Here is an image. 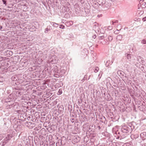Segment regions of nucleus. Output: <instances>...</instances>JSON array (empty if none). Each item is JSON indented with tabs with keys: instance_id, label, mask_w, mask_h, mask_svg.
Here are the masks:
<instances>
[{
	"instance_id": "nucleus-23",
	"label": "nucleus",
	"mask_w": 146,
	"mask_h": 146,
	"mask_svg": "<svg viewBox=\"0 0 146 146\" xmlns=\"http://www.w3.org/2000/svg\"><path fill=\"white\" fill-rule=\"evenodd\" d=\"M141 42L142 44H146V39H144L141 41Z\"/></svg>"
},
{
	"instance_id": "nucleus-4",
	"label": "nucleus",
	"mask_w": 146,
	"mask_h": 146,
	"mask_svg": "<svg viewBox=\"0 0 146 146\" xmlns=\"http://www.w3.org/2000/svg\"><path fill=\"white\" fill-rule=\"evenodd\" d=\"M25 125L30 129H32L35 126V124L34 123L27 122L25 123Z\"/></svg>"
},
{
	"instance_id": "nucleus-38",
	"label": "nucleus",
	"mask_w": 146,
	"mask_h": 146,
	"mask_svg": "<svg viewBox=\"0 0 146 146\" xmlns=\"http://www.w3.org/2000/svg\"><path fill=\"white\" fill-rule=\"evenodd\" d=\"M142 20L143 21H146V17H143V19Z\"/></svg>"
},
{
	"instance_id": "nucleus-53",
	"label": "nucleus",
	"mask_w": 146,
	"mask_h": 146,
	"mask_svg": "<svg viewBox=\"0 0 146 146\" xmlns=\"http://www.w3.org/2000/svg\"><path fill=\"white\" fill-rule=\"evenodd\" d=\"M87 76L85 75L84 77V79H85V78H87Z\"/></svg>"
},
{
	"instance_id": "nucleus-42",
	"label": "nucleus",
	"mask_w": 146,
	"mask_h": 146,
	"mask_svg": "<svg viewBox=\"0 0 146 146\" xmlns=\"http://www.w3.org/2000/svg\"><path fill=\"white\" fill-rule=\"evenodd\" d=\"M2 29H3V27H2V26H1L0 27V30H1V31H4L3 29V30Z\"/></svg>"
},
{
	"instance_id": "nucleus-50",
	"label": "nucleus",
	"mask_w": 146,
	"mask_h": 146,
	"mask_svg": "<svg viewBox=\"0 0 146 146\" xmlns=\"http://www.w3.org/2000/svg\"><path fill=\"white\" fill-rule=\"evenodd\" d=\"M109 29H112V27L111 26H109L108 27Z\"/></svg>"
},
{
	"instance_id": "nucleus-60",
	"label": "nucleus",
	"mask_w": 146,
	"mask_h": 146,
	"mask_svg": "<svg viewBox=\"0 0 146 146\" xmlns=\"http://www.w3.org/2000/svg\"><path fill=\"white\" fill-rule=\"evenodd\" d=\"M139 4H138V6H139Z\"/></svg>"
},
{
	"instance_id": "nucleus-37",
	"label": "nucleus",
	"mask_w": 146,
	"mask_h": 146,
	"mask_svg": "<svg viewBox=\"0 0 146 146\" xmlns=\"http://www.w3.org/2000/svg\"><path fill=\"white\" fill-rule=\"evenodd\" d=\"M2 1L3 3L4 4L6 5V0H2Z\"/></svg>"
},
{
	"instance_id": "nucleus-58",
	"label": "nucleus",
	"mask_w": 146,
	"mask_h": 146,
	"mask_svg": "<svg viewBox=\"0 0 146 146\" xmlns=\"http://www.w3.org/2000/svg\"><path fill=\"white\" fill-rule=\"evenodd\" d=\"M145 70H146V66H145Z\"/></svg>"
},
{
	"instance_id": "nucleus-3",
	"label": "nucleus",
	"mask_w": 146,
	"mask_h": 146,
	"mask_svg": "<svg viewBox=\"0 0 146 146\" xmlns=\"http://www.w3.org/2000/svg\"><path fill=\"white\" fill-rule=\"evenodd\" d=\"M15 134V132L11 130L10 133L7 135L4 139L5 143H7L8 141L10 140L14 136Z\"/></svg>"
},
{
	"instance_id": "nucleus-34",
	"label": "nucleus",
	"mask_w": 146,
	"mask_h": 146,
	"mask_svg": "<svg viewBox=\"0 0 146 146\" xmlns=\"http://www.w3.org/2000/svg\"><path fill=\"white\" fill-rule=\"evenodd\" d=\"M5 48H4L3 46H1L0 48V52L3 51L5 49Z\"/></svg>"
},
{
	"instance_id": "nucleus-32",
	"label": "nucleus",
	"mask_w": 146,
	"mask_h": 146,
	"mask_svg": "<svg viewBox=\"0 0 146 146\" xmlns=\"http://www.w3.org/2000/svg\"><path fill=\"white\" fill-rule=\"evenodd\" d=\"M59 27L60 29H63L65 28V26L63 25H60Z\"/></svg>"
},
{
	"instance_id": "nucleus-51",
	"label": "nucleus",
	"mask_w": 146,
	"mask_h": 146,
	"mask_svg": "<svg viewBox=\"0 0 146 146\" xmlns=\"http://www.w3.org/2000/svg\"><path fill=\"white\" fill-rule=\"evenodd\" d=\"M98 128L99 130L101 129V127L100 126H98Z\"/></svg>"
},
{
	"instance_id": "nucleus-39",
	"label": "nucleus",
	"mask_w": 146,
	"mask_h": 146,
	"mask_svg": "<svg viewBox=\"0 0 146 146\" xmlns=\"http://www.w3.org/2000/svg\"><path fill=\"white\" fill-rule=\"evenodd\" d=\"M70 121H71V122H72V123H73L74 122V119L73 118H72V119H70Z\"/></svg>"
},
{
	"instance_id": "nucleus-27",
	"label": "nucleus",
	"mask_w": 146,
	"mask_h": 146,
	"mask_svg": "<svg viewBox=\"0 0 146 146\" xmlns=\"http://www.w3.org/2000/svg\"><path fill=\"white\" fill-rule=\"evenodd\" d=\"M107 97L108 98L106 99V100L108 101L110 100H111V98L110 97V96L109 94H107Z\"/></svg>"
},
{
	"instance_id": "nucleus-25",
	"label": "nucleus",
	"mask_w": 146,
	"mask_h": 146,
	"mask_svg": "<svg viewBox=\"0 0 146 146\" xmlns=\"http://www.w3.org/2000/svg\"><path fill=\"white\" fill-rule=\"evenodd\" d=\"M126 82L127 83V84H131V83L132 82V81L130 80L129 79L127 78L126 80Z\"/></svg>"
},
{
	"instance_id": "nucleus-17",
	"label": "nucleus",
	"mask_w": 146,
	"mask_h": 146,
	"mask_svg": "<svg viewBox=\"0 0 146 146\" xmlns=\"http://www.w3.org/2000/svg\"><path fill=\"white\" fill-rule=\"evenodd\" d=\"M50 24L52 25V26L55 27H58V24L54 22H50Z\"/></svg>"
},
{
	"instance_id": "nucleus-40",
	"label": "nucleus",
	"mask_w": 146,
	"mask_h": 146,
	"mask_svg": "<svg viewBox=\"0 0 146 146\" xmlns=\"http://www.w3.org/2000/svg\"><path fill=\"white\" fill-rule=\"evenodd\" d=\"M138 1H139V2L140 3V4L141 3H142L143 2V0H138Z\"/></svg>"
},
{
	"instance_id": "nucleus-31",
	"label": "nucleus",
	"mask_w": 146,
	"mask_h": 146,
	"mask_svg": "<svg viewBox=\"0 0 146 146\" xmlns=\"http://www.w3.org/2000/svg\"><path fill=\"white\" fill-rule=\"evenodd\" d=\"M50 29L46 28L45 29V31H44V33H48V31H50Z\"/></svg>"
},
{
	"instance_id": "nucleus-29",
	"label": "nucleus",
	"mask_w": 146,
	"mask_h": 146,
	"mask_svg": "<svg viewBox=\"0 0 146 146\" xmlns=\"http://www.w3.org/2000/svg\"><path fill=\"white\" fill-rule=\"evenodd\" d=\"M141 7L142 8H144L146 7V4L145 3H143L141 5Z\"/></svg>"
},
{
	"instance_id": "nucleus-16",
	"label": "nucleus",
	"mask_w": 146,
	"mask_h": 146,
	"mask_svg": "<svg viewBox=\"0 0 146 146\" xmlns=\"http://www.w3.org/2000/svg\"><path fill=\"white\" fill-rule=\"evenodd\" d=\"M122 38V36L121 35H118L116 37V39L118 40L121 41Z\"/></svg>"
},
{
	"instance_id": "nucleus-43",
	"label": "nucleus",
	"mask_w": 146,
	"mask_h": 146,
	"mask_svg": "<svg viewBox=\"0 0 146 146\" xmlns=\"http://www.w3.org/2000/svg\"><path fill=\"white\" fill-rule=\"evenodd\" d=\"M3 137L0 135V141L3 139Z\"/></svg>"
},
{
	"instance_id": "nucleus-8",
	"label": "nucleus",
	"mask_w": 146,
	"mask_h": 146,
	"mask_svg": "<svg viewBox=\"0 0 146 146\" xmlns=\"http://www.w3.org/2000/svg\"><path fill=\"white\" fill-rule=\"evenodd\" d=\"M74 8L75 12L77 14L80 11V8L79 5L77 3H76L74 6Z\"/></svg>"
},
{
	"instance_id": "nucleus-10",
	"label": "nucleus",
	"mask_w": 146,
	"mask_h": 146,
	"mask_svg": "<svg viewBox=\"0 0 146 146\" xmlns=\"http://www.w3.org/2000/svg\"><path fill=\"white\" fill-rule=\"evenodd\" d=\"M140 137L143 140L146 139V132H143L140 134Z\"/></svg>"
},
{
	"instance_id": "nucleus-21",
	"label": "nucleus",
	"mask_w": 146,
	"mask_h": 146,
	"mask_svg": "<svg viewBox=\"0 0 146 146\" xmlns=\"http://www.w3.org/2000/svg\"><path fill=\"white\" fill-rule=\"evenodd\" d=\"M141 70L144 72H146V70L145 67L143 66H141L140 68Z\"/></svg>"
},
{
	"instance_id": "nucleus-56",
	"label": "nucleus",
	"mask_w": 146,
	"mask_h": 146,
	"mask_svg": "<svg viewBox=\"0 0 146 146\" xmlns=\"http://www.w3.org/2000/svg\"><path fill=\"white\" fill-rule=\"evenodd\" d=\"M9 108H11L12 106V105H9Z\"/></svg>"
},
{
	"instance_id": "nucleus-55",
	"label": "nucleus",
	"mask_w": 146,
	"mask_h": 146,
	"mask_svg": "<svg viewBox=\"0 0 146 146\" xmlns=\"http://www.w3.org/2000/svg\"><path fill=\"white\" fill-rule=\"evenodd\" d=\"M17 92V93H18V94H20L21 95V92H19V91Z\"/></svg>"
},
{
	"instance_id": "nucleus-20",
	"label": "nucleus",
	"mask_w": 146,
	"mask_h": 146,
	"mask_svg": "<svg viewBox=\"0 0 146 146\" xmlns=\"http://www.w3.org/2000/svg\"><path fill=\"white\" fill-rule=\"evenodd\" d=\"M80 139V138L79 137H77L75 139H74L75 142L77 143L79 141Z\"/></svg>"
},
{
	"instance_id": "nucleus-48",
	"label": "nucleus",
	"mask_w": 146,
	"mask_h": 146,
	"mask_svg": "<svg viewBox=\"0 0 146 146\" xmlns=\"http://www.w3.org/2000/svg\"><path fill=\"white\" fill-rule=\"evenodd\" d=\"M2 78L0 77V82H2L1 80H2Z\"/></svg>"
},
{
	"instance_id": "nucleus-24",
	"label": "nucleus",
	"mask_w": 146,
	"mask_h": 146,
	"mask_svg": "<svg viewBox=\"0 0 146 146\" xmlns=\"http://www.w3.org/2000/svg\"><path fill=\"white\" fill-rule=\"evenodd\" d=\"M132 143L131 142H129V143H127L126 144H125L124 146H132Z\"/></svg>"
},
{
	"instance_id": "nucleus-49",
	"label": "nucleus",
	"mask_w": 146,
	"mask_h": 146,
	"mask_svg": "<svg viewBox=\"0 0 146 146\" xmlns=\"http://www.w3.org/2000/svg\"><path fill=\"white\" fill-rule=\"evenodd\" d=\"M115 22V23H118V21L117 20L115 21H114Z\"/></svg>"
},
{
	"instance_id": "nucleus-33",
	"label": "nucleus",
	"mask_w": 146,
	"mask_h": 146,
	"mask_svg": "<svg viewBox=\"0 0 146 146\" xmlns=\"http://www.w3.org/2000/svg\"><path fill=\"white\" fill-rule=\"evenodd\" d=\"M99 70V69L98 67H96V68H95L94 71L95 72H97Z\"/></svg>"
},
{
	"instance_id": "nucleus-15",
	"label": "nucleus",
	"mask_w": 146,
	"mask_h": 146,
	"mask_svg": "<svg viewBox=\"0 0 146 146\" xmlns=\"http://www.w3.org/2000/svg\"><path fill=\"white\" fill-rule=\"evenodd\" d=\"M113 61L112 60L111 61L110 60H107L105 64L106 66L108 67L109 65H111L113 63Z\"/></svg>"
},
{
	"instance_id": "nucleus-13",
	"label": "nucleus",
	"mask_w": 146,
	"mask_h": 146,
	"mask_svg": "<svg viewBox=\"0 0 146 146\" xmlns=\"http://www.w3.org/2000/svg\"><path fill=\"white\" fill-rule=\"evenodd\" d=\"M61 72L62 74H66L67 73L66 69V67H64L61 68Z\"/></svg>"
},
{
	"instance_id": "nucleus-7",
	"label": "nucleus",
	"mask_w": 146,
	"mask_h": 146,
	"mask_svg": "<svg viewBox=\"0 0 146 146\" xmlns=\"http://www.w3.org/2000/svg\"><path fill=\"white\" fill-rule=\"evenodd\" d=\"M100 40V43L103 44H109L108 41L105 39H104L103 38L104 37L103 36H100L99 37Z\"/></svg>"
},
{
	"instance_id": "nucleus-46",
	"label": "nucleus",
	"mask_w": 146,
	"mask_h": 146,
	"mask_svg": "<svg viewBox=\"0 0 146 146\" xmlns=\"http://www.w3.org/2000/svg\"><path fill=\"white\" fill-rule=\"evenodd\" d=\"M59 142H60V145L62 144V141L61 140H58Z\"/></svg>"
},
{
	"instance_id": "nucleus-6",
	"label": "nucleus",
	"mask_w": 146,
	"mask_h": 146,
	"mask_svg": "<svg viewBox=\"0 0 146 146\" xmlns=\"http://www.w3.org/2000/svg\"><path fill=\"white\" fill-rule=\"evenodd\" d=\"M1 53H3L4 56L7 57H10L13 54L12 51L9 50H7L4 52H1Z\"/></svg>"
},
{
	"instance_id": "nucleus-11",
	"label": "nucleus",
	"mask_w": 146,
	"mask_h": 146,
	"mask_svg": "<svg viewBox=\"0 0 146 146\" xmlns=\"http://www.w3.org/2000/svg\"><path fill=\"white\" fill-rule=\"evenodd\" d=\"M137 61L143 64L145 62L144 60H143V58L140 56L137 57Z\"/></svg>"
},
{
	"instance_id": "nucleus-35",
	"label": "nucleus",
	"mask_w": 146,
	"mask_h": 146,
	"mask_svg": "<svg viewBox=\"0 0 146 146\" xmlns=\"http://www.w3.org/2000/svg\"><path fill=\"white\" fill-rule=\"evenodd\" d=\"M4 59L3 57L0 56V61H1Z\"/></svg>"
},
{
	"instance_id": "nucleus-14",
	"label": "nucleus",
	"mask_w": 146,
	"mask_h": 146,
	"mask_svg": "<svg viewBox=\"0 0 146 146\" xmlns=\"http://www.w3.org/2000/svg\"><path fill=\"white\" fill-rule=\"evenodd\" d=\"M73 22L72 21H67L66 22L65 25L67 27H69L73 24Z\"/></svg>"
},
{
	"instance_id": "nucleus-45",
	"label": "nucleus",
	"mask_w": 146,
	"mask_h": 146,
	"mask_svg": "<svg viewBox=\"0 0 146 146\" xmlns=\"http://www.w3.org/2000/svg\"><path fill=\"white\" fill-rule=\"evenodd\" d=\"M111 23H112V24L113 25H114V23H115V22L114 21H111Z\"/></svg>"
},
{
	"instance_id": "nucleus-2",
	"label": "nucleus",
	"mask_w": 146,
	"mask_h": 146,
	"mask_svg": "<svg viewBox=\"0 0 146 146\" xmlns=\"http://www.w3.org/2000/svg\"><path fill=\"white\" fill-rule=\"evenodd\" d=\"M22 75L21 74H18L17 75H15L12 76L11 78L12 80L14 81H17L18 83L19 84H22L23 82L24 81V79L21 78Z\"/></svg>"
},
{
	"instance_id": "nucleus-44",
	"label": "nucleus",
	"mask_w": 146,
	"mask_h": 146,
	"mask_svg": "<svg viewBox=\"0 0 146 146\" xmlns=\"http://www.w3.org/2000/svg\"><path fill=\"white\" fill-rule=\"evenodd\" d=\"M16 89L17 90H21L22 89V88H16Z\"/></svg>"
},
{
	"instance_id": "nucleus-36",
	"label": "nucleus",
	"mask_w": 146,
	"mask_h": 146,
	"mask_svg": "<svg viewBox=\"0 0 146 146\" xmlns=\"http://www.w3.org/2000/svg\"><path fill=\"white\" fill-rule=\"evenodd\" d=\"M77 1H78L81 3H83L84 2V0H77Z\"/></svg>"
},
{
	"instance_id": "nucleus-18",
	"label": "nucleus",
	"mask_w": 146,
	"mask_h": 146,
	"mask_svg": "<svg viewBox=\"0 0 146 146\" xmlns=\"http://www.w3.org/2000/svg\"><path fill=\"white\" fill-rule=\"evenodd\" d=\"M126 56L127 57V59L129 60L131 58V55L130 54H125Z\"/></svg>"
},
{
	"instance_id": "nucleus-61",
	"label": "nucleus",
	"mask_w": 146,
	"mask_h": 146,
	"mask_svg": "<svg viewBox=\"0 0 146 146\" xmlns=\"http://www.w3.org/2000/svg\"><path fill=\"white\" fill-rule=\"evenodd\" d=\"M0 110H1V109H0Z\"/></svg>"
},
{
	"instance_id": "nucleus-54",
	"label": "nucleus",
	"mask_w": 146,
	"mask_h": 146,
	"mask_svg": "<svg viewBox=\"0 0 146 146\" xmlns=\"http://www.w3.org/2000/svg\"><path fill=\"white\" fill-rule=\"evenodd\" d=\"M85 79H84V78L83 79H82V80H81V81L82 82H83L84 81V80H85Z\"/></svg>"
},
{
	"instance_id": "nucleus-1",
	"label": "nucleus",
	"mask_w": 146,
	"mask_h": 146,
	"mask_svg": "<svg viewBox=\"0 0 146 146\" xmlns=\"http://www.w3.org/2000/svg\"><path fill=\"white\" fill-rule=\"evenodd\" d=\"M134 122H132L129 124V125H122L121 126V132L117 131L115 132V134L117 136L115 135L116 137V139H120L125 138L127 136V134L131 133L134 129L135 127L133 125Z\"/></svg>"
},
{
	"instance_id": "nucleus-19",
	"label": "nucleus",
	"mask_w": 146,
	"mask_h": 146,
	"mask_svg": "<svg viewBox=\"0 0 146 146\" xmlns=\"http://www.w3.org/2000/svg\"><path fill=\"white\" fill-rule=\"evenodd\" d=\"M38 57H41L43 55V53L41 51H39L38 52Z\"/></svg>"
},
{
	"instance_id": "nucleus-30",
	"label": "nucleus",
	"mask_w": 146,
	"mask_h": 146,
	"mask_svg": "<svg viewBox=\"0 0 146 146\" xmlns=\"http://www.w3.org/2000/svg\"><path fill=\"white\" fill-rule=\"evenodd\" d=\"M102 122H105V121H106V119L104 116L102 117Z\"/></svg>"
},
{
	"instance_id": "nucleus-57",
	"label": "nucleus",
	"mask_w": 146,
	"mask_h": 146,
	"mask_svg": "<svg viewBox=\"0 0 146 146\" xmlns=\"http://www.w3.org/2000/svg\"><path fill=\"white\" fill-rule=\"evenodd\" d=\"M29 144V142H28L27 141V143H26V144Z\"/></svg>"
},
{
	"instance_id": "nucleus-52",
	"label": "nucleus",
	"mask_w": 146,
	"mask_h": 146,
	"mask_svg": "<svg viewBox=\"0 0 146 146\" xmlns=\"http://www.w3.org/2000/svg\"><path fill=\"white\" fill-rule=\"evenodd\" d=\"M18 146H23V145L21 144H19Z\"/></svg>"
},
{
	"instance_id": "nucleus-5",
	"label": "nucleus",
	"mask_w": 146,
	"mask_h": 146,
	"mask_svg": "<svg viewBox=\"0 0 146 146\" xmlns=\"http://www.w3.org/2000/svg\"><path fill=\"white\" fill-rule=\"evenodd\" d=\"M58 59L56 56H52L51 58L48 59V62L52 64L56 63Z\"/></svg>"
},
{
	"instance_id": "nucleus-47",
	"label": "nucleus",
	"mask_w": 146,
	"mask_h": 146,
	"mask_svg": "<svg viewBox=\"0 0 146 146\" xmlns=\"http://www.w3.org/2000/svg\"><path fill=\"white\" fill-rule=\"evenodd\" d=\"M51 28V26H48L47 27V28L50 29Z\"/></svg>"
},
{
	"instance_id": "nucleus-28",
	"label": "nucleus",
	"mask_w": 146,
	"mask_h": 146,
	"mask_svg": "<svg viewBox=\"0 0 146 146\" xmlns=\"http://www.w3.org/2000/svg\"><path fill=\"white\" fill-rule=\"evenodd\" d=\"M47 55L46 54H44L43 55V56L42 57V58L43 59H45L47 58Z\"/></svg>"
},
{
	"instance_id": "nucleus-26",
	"label": "nucleus",
	"mask_w": 146,
	"mask_h": 146,
	"mask_svg": "<svg viewBox=\"0 0 146 146\" xmlns=\"http://www.w3.org/2000/svg\"><path fill=\"white\" fill-rule=\"evenodd\" d=\"M113 38V37L112 36H108V38L109 41H111Z\"/></svg>"
},
{
	"instance_id": "nucleus-12",
	"label": "nucleus",
	"mask_w": 146,
	"mask_h": 146,
	"mask_svg": "<svg viewBox=\"0 0 146 146\" xmlns=\"http://www.w3.org/2000/svg\"><path fill=\"white\" fill-rule=\"evenodd\" d=\"M138 137L139 135L137 134H132L130 136L131 139L133 140L136 139Z\"/></svg>"
},
{
	"instance_id": "nucleus-9",
	"label": "nucleus",
	"mask_w": 146,
	"mask_h": 146,
	"mask_svg": "<svg viewBox=\"0 0 146 146\" xmlns=\"http://www.w3.org/2000/svg\"><path fill=\"white\" fill-rule=\"evenodd\" d=\"M117 73L118 75L121 78L123 77L125 74L124 72L123 71L120 70L117 71Z\"/></svg>"
},
{
	"instance_id": "nucleus-59",
	"label": "nucleus",
	"mask_w": 146,
	"mask_h": 146,
	"mask_svg": "<svg viewBox=\"0 0 146 146\" xmlns=\"http://www.w3.org/2000/svg\"><path fill=\"white\" fill-rule=\"evenodd\" d=\"M97 29H98L99 28V27H97Z\"/></svg>"
},
{
	"instance_id": "nucleus-41",
	"label": "nucleus",
	"mask_w": 146,
	"mask_h": 146,
	"mask_svg": "<svg viewBox=\"0 0 146 146\" xmlns=\"http://www.w3.org/2000/svg\"><path fill=\"white\" fill-rule=\"evenodd\" d=\"M96 37V35H94L93 36H92V38H94V39H95V38Z\"/></svg>"
},
{
	"instance_id": "nucleus-22",
	"label": "nucleus",
	"mask_w": 146,
	"mask_h": 146,
	"mask_svg": "<svg viewBox=\"0 0 146 146\" xmlns=\"http://www.w3.org/2000/svg\"><path fill=\"white\" fill-rule=\"evenodd\" d=\"M23 83V85L24 86H25L28 84L29 83V82H28L25 81L24 80V81L22 83Z\"/></svg>"
}]
</instances>
